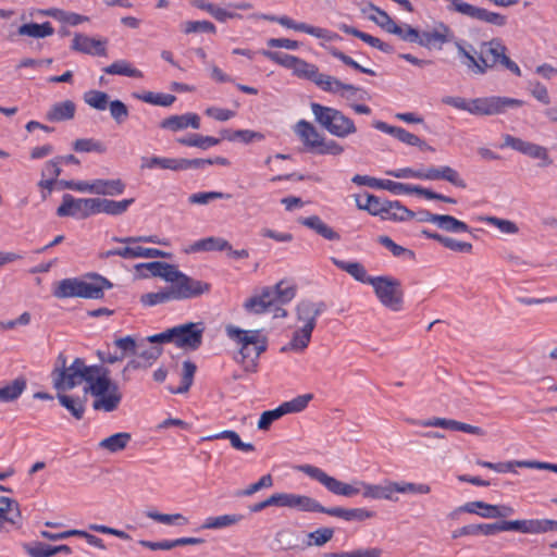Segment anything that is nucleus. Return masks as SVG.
<instances>
[{
    "label": "nucleus",
    "instance_id": "a18cd8bd",
    "mask_svg": "<svg viewBox=\"0 0 557 557\" xmlns=\"http://www.w3.org/2000/svg\"><path fill=\"white\" fill-rule=\"evenodd\" d=\"M221 438L228 440L232 447L237 450L245 451V453H250V451L255 450V446L251 443H244L240 440L239 435L235 431H232V430L222 431L218 434L210 435V436L206 437L205 440L213 441V440H221Z\"/></svg>",
    "mask_w": 557,
    "mask_h": 557
},
{
    "label": "nucleus",
    "instance_id": "1a4fd4ad",
    "mask_svg": "<svg viewBox=\"0 0 557 557\" xmlns=\"http://www.w3.org/2000/svg\"><path fill=\"white\" fill-rule=\"evenodd\" d=\"M300 470L311 479L321 483L329 492L335 495L352 497L360 493V487H358L357 482H355V484L342 482L336 478L329 475L318 467L305 465L300 467Z\"/></svg>",
    "mask_w": 557,
    "mask_h": 557
},
{
    "label": "nucleus",
    "instance_id": "6ab92c4d",
    "mask_svg": "<svg viewBox=\"0 0 557 557\" xmlns=\"http://www.w3.org/2000/svg\"><path fill=\"white\" fill-rule=\"evenodd\" d=\"M357 485L360 487V493L364 498L386 499L392 502L398 500V498L395 497L394 482L392 481H386L383 484H370L363 481H357Z\"/></svg>",
    "mask_w": 557,
    "mask_h": 557
},
{
    "label": "nucleus",
    "instance_id": "72a5a7b5",
    "mask_svg": "<svg viewBox=\"0 0 557 557\" xmlns=\"http://www.w3.org/2000/svg\"><path fill=\"white\" fill-rule=\"evenodd\" d=\"M82 202L83 198H75L71 194H64L62 197V203L57 209V215L82 219Z\"/></svg>",
    "mask_w": 557,
    "mask_h": 557
},
{
    "label": "nucleus",
    "instance_id": "603ef678",
    "mask_svg": "<svg viewBox=\"0 0 557 557\" xmlns=\"http://www.w3.org/2000/svg\"><path fill=\"white\" fill-rule=\"evenodd\" d=\"M437 227L449 233H468L470 227L465 222L449 214H438Z\"/></svg>",
    "mask_w": 557,
    "mask_h": 557
},
{
    "label": "nucleus",
    "instance_id": "aec40b11",
    "mask_svg": "<svg viewBox=\"0 0 557 557\" xmlns=\"http://www.w3.org/2000/svg\"><path fill=\"white\" fill-rule=\"evenodd\" d=\"M72 50L92 54V55H107V40L95 39L84 34H76L72 40Z\"/></svg>",
    "mask_w": 557,
    "mask_h": 557
},
{
    "label": "nucleus",
    "instance_id": "a211bd4d",
    "mask_svg": "<svg viewBox=\"0 0 557 557\" xmlns=\"http://www.w3.org/2000/svg\"><path fill=\"white\" fill-rule=\"evenodd\" d=\"M276 22L284 27L298 32H304L306 34H309L320 39H324L326 41H334L341 39V37L336 33H333L326 28L311 26L306 23H297L288 16H280L278 18H276Z\"/></svg>",
    "mask_w": 557,
    "mask_h": 557
},
{
    "label": "nucleus",
    "instance_id": "9d476101",
    "mask_svg": "<svg viewBox=\"0 0 557 557\" xmlns=\"http://www.w3.org/2000/svg\"><path fill=\"white\" fill-rule=\"evenodd\" d=\"M472 115L486 116L504 113L508 108H517L523 106L520 99L490 96L472 99Z\"/></svg>",
    "mask_w": 557,
    "mask_h": 557
},
{
    "label": "nucleus",
    "instance_id": "58836bf2",
    "mask_svg": "<svg viewBox=\"0 0 557 557\" xmlns=\"http://www.w3.org/2000/svg\"><path fill=\"white\" fill-rule=\"evenodd\" d=\"M132 435L127 432L115 433L99 442L98 446L110 453H117L123 450L131 442Z\"/></svg>",
    "mask_w": 557,
    "mask_h": 557
},
{
    "label": "nucleus",
    "instance_id": "7ed1b4c3",
    "mask_svg": "<svg viewBox=\"0 0 557 557\" xmlns=\"http://www.w3.org/2000/svg\"><path fill=\"white\" fill-rule=\"evenodd\" d=\"M387 33L397 36L399 39L417 44L425 49L442 50L444 45L455 41V33L449 25L442 21L433 24L432 28L419 30L409 24L398 25L394 23Z\"/></svg>",
    "mask_w": 557,
    "mask_h": 557
},
{
    "label": "nucleus",
    "instance_id": "f257e3e1",
    "mask_svg": "<svg viewBox=\"0 0 557 557\" xmlns=\"http://www.w3.org/2000/svg\"><path fill=\"white\" fill-rule=\"evenodd\" d=\"M53 387L65 392L86 383L84 392L95 397L92 408L98 411L112 412L122 401L123 394L110 377V370L102 364L87 366L82 358H75L70 364L67 356L60 352L51 372Z\"/></svg>",
    "mask_w": 557,
    "mask_h": 557
},
{
    "label": "nucleus",
    "instance_id": "9b49d317",
    "mask_svg": "<svg viewBox=\"0 0 557 557\" xmlns=\"http://www.w3.org/2000/svg\"><path fill=\"white\" fill-rule=\"evenodd\" d=\"M205 329L202 322L173 326V343L185 350H197L202 345Z\"/></svg>",
    "mask_w": 557,
    "mask_h": 557
},
{
    "label": "nucleus",
    "instance_id": "f03ea898",
    "mask_svg": "<svg viewBox=\"0 0 557 557\" xmlns=\"http://www.w3.org/2000/svg\"><path fill=\"white\" fill-rule=\"evenodd\" d=\"M461 63L474 75H484L488 70L502 66L517 76H521V70L516 62L507 57V47L500 38H492L480 44V51L461 39L455 37L453 41Z\"/></svg>",
    "mask_w": 557,
    "mask_h": 557
},
{
    "label": "nucleus",
    "instance_id": "052dcab7",
    "mask_svg": "<svg viewBox=\"0 0 557 557\" xmlns=\"http://www.w3.org/2000/svg\"><path fill=\"white\" fill-rule=\"evenodd\" d=\"M377 242L384 246L386 249H388L394 257H405L409 260L416 259L414 251L407 249L398 244H396L391 237L386 235H382L377 238Z\"/></svg>",
    "mask_w": 557,
    "mask_h": 557
},
{
    "label": "nucleus",
    "instance_id": "20e7f679",
    "mask_svg": "<svg viewBox=\"0 0 557 557\" xmlns=\"http://www.w3.org/2000/svg\"><path fill=\"white\" fill-rule=\"evenodd\" d=\"M112 287V283L99 274L87 275L84 278L71 277L57 282L52 295L58 299L87 298L100 299L104 289Z\"/></svg>",
    "mask_w": 557,
    "mask_h": 557
},
{
    "label": "nucleus",
    "instance_id": "4d7b16f0",
    "mask_svg": "<svg viewBox=\"0 0 557 557\" xmlns=\"http://www.w3.org/2000/svg\"><path fill=\"white\" fill-rule=\"evenodd\" d=\"M294 73L301 78H306L318 84V81L322 77V73L319 72L317 65L306 62L302 59H299L297 65L294 69Z\"/></svg>",
    "mask_w": 557,
    "mask_h": 557
},
{
    "label": "nucleus",
    "instance_id": "412c9836",
    "mask_svg": "<svg viewBox=\"0 0 557 557\" xmlns=\"http://www.w3.org/2000/svg\"><path fill=\"white\" fill-rule=\"evenodd\" d=\"M414 212L401 205L400 201H391L384 199L382 209L379 216L382 220H389L395 222H405L414 218Z\"/></svg>",
    "mask_w": 557,
    "mask_h": 557
},
{
    "label": "nucleus",
    "instance_id": "864d4df0",
    "mask_svg": "<svg viewBox=\"0 0 557 557\" xmlns=\"http://www.w3.org/2000/svg\"><path fill=\"white\" fill-rule=\"evenodd\" d=\"M222 139H227L230 141L240 140L245 144H249L252 140H262L264 136L255 131L250 129H238V131H230V129H223L221 131Z\"/></svg>",
    "mask_w": 557,
    "mask_h": 557
},
{
    "label": "nucleus",
    "instance_id": "b1692460",
    "mask_svg": "<svg viewBox=\"0 0 557 557\" xmlns=\"http://www.w3.org/2000/svg\"><path fill=\"white\" fill-rule=\"evenodd\" d=\"M287 508H296L306 512H322L326 515L327 510H330V508L322 506L312 497L293 493L287 494Z\"/></svg>",
    "mask_w": 557,
    "mask_h": 557
},
{
    "label": "nucleus",
    "instance_id": "338daca9",
    "mask_svg": "<svg viewBox=\"0 0 557 557\" xmlns=\"http://www.w3.org/2000/svg\"><path fill=\"white\" fill-rule=\"evenodd\" d=\"M262 55H264L265 58H268L269 60L286 67V69H290L294 71L295 66L297 65V62L299 60V58L295 57V55H290V54H287V53H281V52H275V51H270V50H262L261 51Z\"/></svg>",
    "mask_w": 557,
    "mask_h": 557
},
{
    "label": "nucleus",
    "instance_id": "774afa93",
    "mask_svg": "<svg viewBox=\"0 0 557 557\" xmlns=\"http://www.w3.org/2000/svg\"><path fill=\"white\" fill-rule=\"evenodd\" d=\"M23 548L30 557H52V546L42 542L24 544Z\"/></svg>",
    "mask_w": 557,
    "mask_h": 557
},
{
    "label": "nucleus",
    "instance_id": "c756f323",
    "mask_svg": "<svg viewBox=\"0 0 557 557\" xmlns=\"http://www.w3.org/2000/svg\"><path fill=\"white\" fill-rule=\"evenodd\" d=\"M520 532L524 534H540L557 530V521L552 519L519 520Z\"/></svg>",
    "mask_w": 557,
    "mask_h": 557
},
{
    "label": "nucleus",
    "instance_id": "69168bd1",
    "mask_svg": "<svg viewBox=\"0 0 557 557\" xmlns=\"http://www.w3.org/2000/svg\"><path fill=\"white\" fill-rule=\"evenodd\" d=\"M73 149L77 152H106V146L94 138H79L73 143Z\"/></svg>",
    "mask_w": 557,
    "mask_h": 557
},
{
    "label": "nucleus",
    "instance_id": "4be33fe9",
    "mask_svg": "<svg viewBox=\"0 0 557 557\" xmlns=\"http://www.w3.org/2000/svg\"><path fill=\"white\" fill-rule=\"evenodd\" d=\"M273 293L271 292V287H264L262 292L258 295H253L248 298L243 307L244 309L252 314H261L270 311L273 306H275L272 297Z\"/></svg>",
    "mask_w": 557,
    "mask_h": 557
},
{
    "label": "nucleus",
    "instance_id": "bb28decb",
    "mask_svg": "<svg viewBox=\"0 0 557 557\" xmlns=\"http://www.w3.org/2000/svg\"><path fill=\"white\" fill-rule=\"evenodd\" d=\"M125 190V184L122 180H94L90 182V194L102 196H119Z\"/></svg>",
    "mask_w": 557,
    "mask_h": 557
},
{
    "label": "nucleus",
    "instance_id": "680f3d73",
    "mask_svg": "<svg viewBox=\"0 0 557 557\" xmlns=\"http://www.w3.org/2000/svg\"><path fill=\"white\" fill-rule=\"evenodd\" d=\"M384 199H381L374 195L366 194L364 201L361 197H356V205L358 209L368 211L371 215H380L382 209V202Z\"/></svg>",
    "mask_w": 557,
    "mask_h": 557
},
{
    "label": "nucleus",
    "instance_id": "f8f14e48",
    "mask_svg": "<svg viewBox=\"0 0 557 557\" xmlns=\"http://www.w3.org/2000/svg\"><path fill=\"white\" fill-rule=\"evenodd\" d=\"M517 531L520 532L519 520L513 521H498L495 523H480V524H468L459 528L453 532V539L469 535H495L499 532Z\"/></svg>",
    "mask_w": 557,
    "mask_h": 557
},
{
    "label": "nucleus",
    "instance_id": "de8ad7c7",
    "mask_svg": "<svg viewBox=\"0 0 557 557\" xmlns=\"http://www.w3.org/2000/svg\"><path fill=\"white\" fill-rule=\"evenodd\" d=\"M59 403L67 409L76 420H82L85 413V401L79 397L58 394Z\"/></svg>",
    "mask_w": 557,
    "mask_h": 557
},
{
    "label": "nucleus",
    "instance_id": "2eb2a0df",
    "mask_svg": "<svg viewBox=\"0 0 557 557\" xmlns=\"http://www.w3.org/2000/svg\"><path fill=\"white\" fill-rule=\"evenodd\" d=\"M327 306L324 301L301 300L296 307V317L299 322H302L301 327L314 330L317 319L321 315Z\"/></svg>",
    "mask_w": 557,
    "mask_h": 557
},
{
    "label": "nucleus",
    "instance_id": "4468645a",
    "mask_svg": "<svg viewBox=\"0 0 557 557\" xmlns=\"http://www.w3.org/2000/svg\"><path fill=\"white\" fill-rule=\"evenodd\" d=\"M121 257L124 259H136V258H171L170 252L162 251L157 248H145L141 246L126 245L125 247H117L109 249L101 253V258L109 259L111 257Z\"/></svg>",
    "mask_w": 557,
    "mask_h": 557
},
{
    "label": "nucleus",
    "instance_id": "dca6fc26",
    "mask_svg": "<svg viewBox=\"0 0 557 557\" xmlns=\"http://www.w3.org/2000/svg\"><path fill=\"white\" fill-rule=\"evenodd\" d=\"M143 341L141 348H137V358L129 360L124 367L122 373L124 380H128L126 373L138 369H147L150 367L162 354V348L159 346L146 347Z\"/></svg>",
    "mask_w": 557,
    "mask_h": 557
},
{
    "label": "nucleus",
    "instance_id": "0e129e2a",
    "mask_svg": "<svg viewBox=\"0 0 557 557\" xmlns=\"http://www.w3.org/2000/svg\"><path fill=\"white\" fill-rule=\"evenodd\" d=\"M313 398L312 394H304L299 395L292 400L285 401L281 404L282 409L284 410V416L287 413H297L305 410L309 404V401Z\"/></svg>",
    "mask_w": 557,
    "mask_h": 557
},
{
    "label": "nucleus",
    "instance_id": "8fccbe9b",
    "mask_svg": "<svg viewBox=\"0 0 557 557\" xmlns=\"http://www.w3.org/2000/svg\"><path fill=\"white\" fill-rule=\"evenodd\" d=\"M312 332H313L312 330L299 327L298 330H296L294 332L289 344L282 348V351H286V350L304 351L308 347V345L311 341Z\"/></svg>",
    "mask_w": 557,
    "mask_h": 557
},
{
    "label": "nucleus",
    "instance_id": "bf43d9fd",
    "mask_svg": "<svg viewBox=\"0 0 557 557\" xmlns=\"http://www.w3.org/2000/svg\"><path fill=\"white\" fill-rule=\"evenodd\" d=\"M334 535V530L332 528H320L313 532H309L305 540V547H310L312 545L323 546L329 541L332 540Z\"/></svg>",
    "mask_w": 557,
    "mask_h": 557
},
{
    "label": "nucleus",
    "instance_id": "a19ab883",
    "mask_svg": "<svg viewBox=\"0 0 557 557\" xmlns=\"http://www.w3.org/2000/svg\"><path fill=\"white\" fill-rule=\"evenodd\" d=\"M479 516L485 519L507 518L515 513L509 505H491L481 500Z\"/></svg>",
    "mask_w": 557,
    "mask_h": 557
},
{
    "label": "nucleus",
    "instance_id": "e433bc0d",
    "mask_svg": "<svg viewBox=\"0 0 557 557\" xmlns=\"http://www.w3.org/2000/svg\"><path fill=\"white\" fill-rule=\"evenodd\" d=\"M332 262L341 270L350 274L356 281L370 284L373 276L367 274L366 268L359 262H346L336 258H331Z\"/></svg>",
    "mask_w": 557,
    "mask_h": 557
},
{
    "label": "nucleus",
    "instance_id": "423d86ee",
    "mask_svg": "<svg viewBox=\"0 0 557 557\" xmlns=\"http://www.w3.org/2000/svg\"><path fill=\"white\" fill-rule=\"evenodd\" d=\"M380 302L393 310L399 311L404 304V290L399 280L392 276H374L370 281Z\"/></svg>",
    "mask_w": 557,
    "mask_h": 557
},
{
    "label": "nucleus",
    "instance_id": "cd10ccee",
    "mask_svg": "<svg viewBox=\"0 0 557 557\" xmlns=\"http://www.w3.org/2000/svg\"><path fill=\"white\" fill-rule=\"evenodd\" d=\"M298 222L310 230L314 231L317 234L322 236L327 240H339V234L334 231L331 226L324 223L320 216L311 215L307 218H300Z\"/></svg>",
    "mask_w": 557,
    "mask_h": 557
},
{
    "label": "nucleus",
    "instance_id": "a878e982",
    "mask_svg": "<svg viewBox=\"0 0 557 557\" xmlns=\"http://www.w3.org/2000/svg\"><path fill=\"white\" fill-rule=\"evenodd\" d=\"M338 28L342 32H344L345 34L352 35V36L361 39L366 44L370 45L371 47L379 49L382 52L393 53L395 51L394 47L392 45H389L387 42H384L380 38L374 37V36L370 35V34L364 33V32H361V30H359V29H357V28H355L352 26H349L347 24H339Z\"/></svg>",
    "mask_w": 557,
    "mask_h": 557
},
{
    "label": "nucleus",
    "instance_id": "5701e85b",
    "mask_svg": "<svg viewBox=\"0 0 557 557\" xmlns=\"http://www.w3.org/2000/svg\"><path fill=\"white\" fill-rule=\"evenodd\" d=\"M295 132L302 140L307 149L312 152H315L324 137L311 123L307 122L306 120H300L296 124Z\"/></svg>",
    "mask_w": 557,
    "mask_h": 557
},
{
    "label": "nucleus",
    "instance_id": "79ce46f5",
    "mask_svg": "<svg viewBox=\"0 0 557 557\" xmlns=\"http://www.w3.org/2000/svg\"><path fill=\"white\" fill-rule=\"evenodd\" d=\"M221 141L220 138H215L212 136H203L200 134H189L186 137L177 138V143L187 147H197L202 150H207L210 147L219 145Z\"/></svg>",
    "mask_w": 557,
    "mask_h": 557
},
{
    "label": "nucleus",
    "instance_id": "13d9d810",
    "mask_svg": "<svg viewBox=\"0 0 557 557\" xmlns=\"http://www.w3.org/2000/svg\"><path fill=\"white\" fill-rule=\"evenodd\" d=\"M175 300L170 286L156 293H147L141 295L140 302L144 306L152 307L159 304H165Z\"/></svg>",
    "mask_w": 557,
    "mask_h": 557
},
{
    "label": "nucleus",
    "instance_id": "ea45409f",
    "mask_svg": "<svg viewBox=\"0 0 557 557\" xmlns=\"http://www.w3.org/2000/svg\"><path fill=\"white\" fill-rule=\"evenodd\" d=\"M21 36H29L33 38H45L53 35L54 28L52 27L50 22H45L42 24L37 23H28L23 24L18 27L17 30Z\"/></svg>",
    "mask_w": 557,
    "mask_h": 557
},
{
    "label": "nucleus",
    "instance_id": "f704fd0d",
    "mask_svg": "<svg viewBox=\"0 0 557 557\" xmlns=\"http://www.w3.org/2000/svg\"><path fill=\"white\" fill-rule=\"evenodd\" d=\"M317 86L321 88L323 91L332 94H342L344 91H360V88L351 84L342 83L339 79L326 74L322 75V77L318 81Z\"/></svg>",
    "mask_w": 557,
    "mask_h": 557
},
{
    "label": "nucleus",
    "instance_id": "ddd939ff",
    "mask_svg": "<svg viewBox=\"0 0 557 557\" xmlns=\"http://www.w3.org/2000/svg\"><path fill=\"white\" fill-rule=\"evenodd\" d=\"M503 146L510 147L511 149L519 151L532 159L541 160V166H548L553 163V160L548 156V150L537 144L525 141L521 138L507 134L504 136Z\"/></svg>",
    "mask_w": 557,
    "mask_h": 557
},
{
    "label": "nucleus",
    "instance_id": "39448f33",
    "mask_svg": "<svg viewBox=\"0 0 557 557\" xmlns=\"http://www.w3.org/2000/svg\"><path fill=\"white\" fill-rule=\"evenodd\" d=\"M315 122L338 138H346L357 132L355 122L341 110L317 102L310 104Z\"/></svg>",
    "mask_w": 557,
    "mask_h": 557
},
{
    "label": "nucleus",
    "instance_id": "c03bdc74",
    "mask_svg": "<svg viewBox=\"0 0 557 557\" xmlns=\"http://www.w3.org/2000/svg\"><path fill=\"white\" fill-rule=\"evenodd\" d=\"M135 201L134 198L123 200H111L107 198H100V213L109 215H121L127 211L131 205Z\"/></svg>",
    "mask_w": 557,
    "mask_h": 557
},
{
    "label": "nucleus",
    "instance_id": "5fc2aeb1",
    "mask_svg": "<svg viewBox=\"0 0 557 557\" xmlns=\"http://www.w3.org/2000/svg\"><path fill=\"white\" fill-rule=\"evenodd\" d=\"M197 367L194 362L186 360L183 362V372L181 379V385L177 388H171L172 394H185L189 391L194 382V376Z\"/></svg>",
    "mask_w": 557,
    "mask_h": 557
},
{
    "label": "nucleus",
    "instance_id": "0eeeda50",
    "mask_svg": "<svg viewBox=\"0 0 557 557\" xmlns=\"http://www.w3.org/2000/svg\"><path fill=\"white\" fill-rule=\"evenodd\" d=\"M166 282L170 283V288L175 300L197 298L208 293L211 288L209 283L193 278L180 271L176 267Z\"/></svg>",
    "mask_w": 557,
    "mask_h": 557
},
{
    "label": "nucleus",
    "instance_id": "49530a36",
    "mask_svg": "<svg viewBox=\"0 0 557 557\" xmlns=\"http://www.w3.org/2000/svg\"><path fill=\"white\" fill-rule=\"evenodd\" d=\"M26 388V381L17 377L11 383L0 387V401L9 403L17 399Z\"/></svg>",
    "mask_w": 557,
    "mask_h": 557
},
{
    "label": "nucleus",
    "instance_id": "2f4dec72",
    "mask_svg": "<svg viewBox=\"0 0 557 557\" xmlns=\"http://www.w3.org/2000/svg\"><path fill=\"white\" fill-rule=\"evenodd\" d=\"M231 250V244L221 237H207L195 242L186 252Z\"/></svg>",
    "mask_w": 557,
    "mask_h": 557
},
{
    "label": "nucleus",
    "instance_id": "09e8293b",
    "mask_svg": "<svg viewBox=\"0 0 557 557\" xmlns=\"http://www.w3.org/2000/svg\"><path fill=\"white\" fill-rule=\"evenodd\" d=\"M103 72L109 75H123L127 77L141 78L143 72L133 67L126 60H119L106 66Z\"/></svg>",
    "mask_w": 557,
    "mask_h": 557
},
{
    "label": "nucleus",
    "instance_id": "6e6d98bb",
    "mask_svg": "<svg viewBox=\"0 0 557 557\" xmlns=\"http://www.w3.org/2000/svg\"><path fill=\"white\" fill-rule=\"evenodd\" d=\"M135 268L137 271L146 269L152 276L162 277L163 280L168 281L175 265L160 261H152L147 263H139Z\"/></svg>",
    "mask_w": 557,
    "mask_h": 557
},
{
    "label": "nucleus",
    "instance_id": "3c124183",
    "mask_svg": "<svg viewBox=\"0 0 557 557\" xmlns=\"http://www.w3.org/2000/svg\"><path fill=\"white\" fill-rule=\"evenodd\" d=\"M274 294L272 299L275 305H285L294 299L296 296V288L284 281L278 282L275 286L271 287Z\"/></svg>",
    "mask_w": 557,
    "mask_h": 557
},
{
    "label": "nucleus",
    "instance_id": "c9c22d12",
    "mask_svg": "<svg viewBox=\"0 0 557 557\" xmlns=\"http://www.w3.org/2000/svg\"><path fill=\"white\" fill-rule=\"evenodd\" d=\"M275 541L284 549L305 548V539L295 530L284 529L276 533Z\"/></svg>",
    "mask_w": 557,
    "mask_h": 557
},
{
    "label": "nucleus",
    "instance_id": "6e6552de",
    "mask_svg": "<svg viewBox=\"0 0 557 557\" xmlns=\"http://www.w3.org/2000/svg\"><path fill=\"white\" fill-rule=\"evenodd\" d=\"M226 336L238 347V352H246L247 346L252 345L256 350L255 358H259L267 350L268 339L260 330H243L233 324L225 327Z\"/></svg>",
    "mask_w": 557,
    "mask_h": 557
},
{
    "label": "nucleus",
    "instance_id": "4c0bfd02",
    "mask_svg": "<svg viewBox=\"0 0 557 557\" xmlns=\"http://www.w3.org/2000/svg\"><path fill=\"white\" fill-rule=\"evenodd\" d=\"M180 158H164V157H143L141 169L152 170L156 168L162 170L180 171Z\"/></svg>",
    "mask_w": 557,
    "mask_h": 557
},
{
    "label": "nucleus",
    "instance_id": "7c9ffc66",
    "mask_svg": "<svg viewBox=\"0 0 557 557\" xmlns=\"http://www.w3.org/2000/svg\"><path fill=\"white\" fill-rule=\"evenodd\" d=\"M327 515L342 518L346 521H364L367 519L373 518L375 512L366 508L346 509L342 507H331L330 510H327Z\"/></svg>",
    "mask_w": 557,
    "mask_h": 557
},
{
    "label": "nucleus",
    "instance_id": "e2e57ef3",
    "mask_svg": "<svg viewBox=\"0 0 557 557\" xmlns=\"http://www.w3.org/2000/svg\"><path fill=\"white\" fill-rule=\"evenodd\" d=\"M84 101L96 110L103 111L109 106V96L104 91L89 90L84 94Z\"/></svg>",
    "mask_w": 557,
    "mask_h": 557
},
{
    "label": "nucleus",
    "instance_id": "37998d69",
    "mask_svg": "<svg viewBox=\"0 0 557 557\" xmlns=\"http://www.w3.org/2000/svg\"><path fill=\"white\" fill-rule=\"evenodd\" d=\"M243 519H244V516L238 515V513L208 517L202 524V529H211V530L224 529V528H228L231 525L237 524Z\"/></svg>",
    "mask_w": 557,
    "mask_h": 557
},
{
    "label": "nucleus",
    "instance_id": "393cba45",
    "mask_svg": "<svg viewBox=\"0 0 557 557\" xmlns=\"http://www.w3.org/2000/svg\"><path fill=\"white\" fill-rule=\"evenodd\" d=\"M372 126L383 133H386L397 138L399 141L407 144L409 146H416L421 144V138H419L417 135L408 132L403 127L392 126L383 121H374L372 123Z\"/></svg>",
    "mask_w": 557,
    "mask_h": 557
},
{
    "label": "nucleus",
    "instance_id": "473e14b6",
    "mask_svg": "<svg viewBox=\"0 0 557 557\" xmlns=\"http://www.w3.org/2000/svg\"><path fill=\"white\" fill-rule=\"evenodd\" d=\"M468 17L498 27H503L507 24V17L505 15L475 5H472Z\"/></svg>",
    "mask_w": 557,
    "mask_h": 557
},
{
    "label": "nucleus",
    "instance_id": "c85d7f7f",
    "mask_svg": "<svg viewBox=\"0 0 557 557\" xmlns=\"http://www.w3.org/2000/svg\"><path fill=\"white\" fill-rule=\"evenodd\" d=\"M75 112V103L72 100H65L52 104L49 111L46 113V119L49 122L70 121L74 117Z\"/></svg>",
    "mask_w": 557,
    "mask_h": 557
},
{
    "label": "nucleus",
    "instance_id": "f3484780",
    "mask_svg": "<svg viewBox=\"0 0 557 557\" xmlns=\"http://www.w3.org/2000/svg\"><path fill=\"white\" fill-rule=\"evenodd\" d=\"M8 491L0 485V492ZM21 522V511L18 503L10 497L0 495V530L7 529V525L18 527Z\"/></svg>",
    "mask_w": 557,
    "mask_h": 557
}]
</instances>
